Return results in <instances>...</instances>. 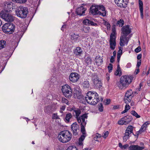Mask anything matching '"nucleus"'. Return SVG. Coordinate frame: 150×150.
Returning a JSON list of instances; mask_svg holds the SVG:
<instances>
[{"mask_svg":"<svg viewBox=\"0 0 150 150\" xmlns=\"http://www.w3.org/2000/svg\"><path fill=\"white\" fill-rule=\"evenodd\" d=\"M98 108L100 112H102L103 110V107L102 103H100L98 104Z\"/></svg>","mask_w":150,"mask_h":150,"instance_id":"46","label":"nucleus"},{"mask_svg":"<svg viewBox=\"0 0 150 150\" xmlns=\"http://www.w3.org/2000/svg\"><path fill=\"white\" fill-rule=\"evenodd\" d=\"M72 117V115L69 112H68L66 114L65 118L64 119L65 121L66 122H69L70 121V120Z\"/></svg>","mask_w":150,"mask_h":150,"instance_id":"27","label":"nucleus"},{"mask_svg":"<svg viewBox=\"0 0 150 150\" xmlns=\"http://www.w3.org/2000/svg\"><path fill=\"white\" fill-rule=\"evenodd\" d=\"M121 48L120 47H119V52H120V53H119V52H117V61L118 62H119L120 59L121 57V56L122 54V50H121L120 49Z\"/></svg>","mask_w":150,"mask_h":150,"instance_id":"34","label":"nucleus"},{"mask_svg":"<svg viewBox=\"0 0 150 150\" xmlns=\"http://www.w3.org/2000/svg\"><path fill=\"white\" fill-rule=\"evenodd\" d=\"M133 127L132 125L129 126L127 128L125 133L123 137V142H125L129 138L130 135L132 133Z\"/></svg>","mask_w":150,"mask_h":150,"instance_id":"9","label":"nucleus"},{"mask_svg":"<svg viewBox=\"0 0 150 150\" xmlns=\"http://www.w3.org/2000/svg\"><path fill=\"white\" fill-rule=\"evenodd\" d=\"M13 3L11 2L10 3L6 2L5 4L4 8L6 11L9 12L10 11H11L13 9L12 5Z\"/></svg>","mask_w":150,"mask_h":150,"instance_id":"18","label":"nucleus"},{"mask_svg":"<svg viewBox=\"0 0 150 150\" xmlns=\"http://www.w3.org/2000/svg\"><path fill=\"white\" fill-rule=\"evenodd\" d=\"M134 77L133 76L125 75L122 76L120 79V82L117 83V85L122 89L124 87H127L132 82Z\"/></svg>","mask_w":150,"mask_h":150,"instance_id":"2","label":"nucleus"},{"mask_svg":"<svg viewBox=\"0 0 150 150\" xmlns=\"http://www.w3.org/2000/svg\"><path fill=\"white\" fill-rule=\"evenodd\" d=\"M86 8H84L82 6L78 8L76 10V13L79 15L80 16L85 15V11L86 10Z\"/></svg>","mask_w":150,"mask_h":150,"instance_id":"17","label":"nucleus"},{"mask_svg":"<svg viewBox=\"0 0 150 150\" xmlns=\"http://www.w3.org/2000/svg\"><path fill=\"white\" fill-rule=\"evenodd\" d=\"M132 94V92L131 90L129 91H128L126 92L125 97H127V98H128V97L132 98L131 96Z\"/></svg>","mask_w":150,"mask_h":150,"instance_id":"38","label":"nucleus"},{"mask_svg":"<svg viewBox=\"0 0 150 150\" xmlns=\"http://www.w3.org/2000/svg\"><path fill=\"white\" fill-rule=\"evenodd\" d=\"M71 128L73 135L76 136L78 134L79 131V127L76 122L74 123L71 125Z\"/></svg>","mask_w":150,"mask_h":150,"instance_id":"14","label":"nucleus"},{"mask_svg":"<svg viewBox=\"0 0 150 150\" xmlns=\"http://www.w3.org/2000/svg\"><path fill=\"white\" fill-rule=\"evenodd\" d=\"M79 37L78 35H75V34L72 35L71 38V40L74 42H76Z\"/></svg>","mask_w":150,"mask_h":150,"instance_id":"36","label":"nucleus"},{"mask_svg":"<svg viewBox=\"0 0 150 150\" xmlns=\"http://www.w3.org/2000/svg\"><path fill=\"white\" fill-rule=\"evenodd\" d=\"M127 0H115V3L119 7L124 8L128 4Z\"/></svg>","mask_w":150,"mask_h":150,"instance_id":"16","label":"nucleus"},{"mask_svg":"<svg viewBox=\"0 0 150 150\" xmlns=\"http://www.w3.org/2000/svg\"><path fill=\"white\" fill-rule=\"evenodd\" d=\"M67 150H78V149L75 146H70L67 148Z\"/></svg>","mask_w":150,"mask_h":150,"instance_id":"43","label":"nucleus"},{"mask_svg":"<svg viewBox=\"0 0 150 150\" xmlns=\"http://www.w3.org/2000/svg\"><path fill=\"white\" fill-rule=\"evenodd\" d=\"M108 134H109L108 132L107 131H106L104 133L103 137L106 138L108 136Z\"/></svg>","mask_w":150,"mask_h":150,"instance_id":"56","label":"nucleus"},{"mask_svg":"<svg viewBox=\"0 0 150 150\" xmlns=\"http://www.w3.org/2000/svg\"><path fill=\"white\" fill-rule=\"evenodd\" d=\"M66 25H62V28H61V30L63 31H64V28H66Z\"/></svg>","mask_w":150,"mask_h":150,"instance_id":"64","label":"nucleus"},{"mask_svg":"<svg viewBox=\"0 0 150 150\" xmlns=\"http://www.w3.org/2000/svg\"><path fill=\"white\" fill-rule=\"evenodd\" d=\"M83 86L84 88H88L90 86V84L88 81H84L83 83Z\"/></svg>","mask_w":150,"mask_h":150,"instance_id":"41","label":"nucleus"},{"mask_svg":"<svg viewBox=\"0 0 150 150\" xmlns=\"http://www.w3.org/2000/svg\"><path fill=\"white\" fill-rule=\"evenodd\" d=\"M87 114L85 113L79 117L77 119L78 122L79 124H80L81 126V131L82 134H85L86 130L85 129V127L86 124L87 120H85V119H87L88 116L87 115Z\"/></svg>","mask_w":150,"mask_h":150,"instance_id":"5","label":"nucleus"},{"mask_svg":"<svg viewBox=\"0 0 150 150\" xmlns=\"http://www.w3.org/2000/svg\"><path fill=\"white\" fill-rule=\"evenodd\" d=\"M79 78V75L76 72L71 73L69 76L70 81L73 83L76 82Z\"/></svg>","mask_w":150,"mask_h":150,"instance_id":"15","label":"nucleus"},{"mask_svg":"<svg viewBox=\"0 0 150 150\" xmlns=\"http://www.w3.org/2000/svg\"><path fill=\"white\" fill-rule=\"evenodd\" d=\"M62 103H65L67 104H68V100L65 98H62Z\"/></svg>","mask_w":150,"mask_h":150,"instance_id":"48","label":"nucleus"},{"mask_svg":"<svg viewBox=\"0 0 150 150\" xmlns=\"http://www.w3.org/2000/svg\"><path fill=\"white\" fill-rule=\"evenodd\" d=\"M139 8L140 12L141 17L142 19H143L144 18V15L143 2L141 0H139Z\"/></svg>","mask_w":150,"mask_h":150,"instance_id":"22","label":"nucleus"},{"mask_svg":"<svg viewBox=\"0 0 150 150\" xmlns=\"http://www.w3.org/2000/svg\"><path fill=\"white\" fill-rule=\"evenodd\" d=\"M115 41V37L114 34L111 33L110 36V40L109 41Z\"/></svg>","mask_w":150,"mask_h":150,"instance_id":"44","label":"nucleus"},{"mask_svg":"<svg viewBox=\"0 0 150 150\" xmlns=\"http://www.w3.org/2000/svg\"><path fill=\"white\" fill-rule=\"evenodd\" d=\"M103 23L106 26L107 30L110 29L111 26L108 22L104 20H103Z\"/></svg>","mask_w":150,"mask_h":150,"instance_id":"37","label":"nucleus"},{"mask_svg":"<svg viewBox=\"0 0 150 150\" xmlns=\"http://www.w3.org/2000/svg\"><path fill=\"white\" fill-rule=\"evenodd\" d=\"M139 71V68H138L137 69L135 70L134 71V73L136 74H137Z\"/></svg>","mask_w":150,"mask_h":150,"instance_id":"62","label":"nucleus"},{"mask_svg":"<svg viewBox=\"0 0 150 150\" xmlns=\"http://www.w3.org/2000/svg\"><path fill=\"white\" fill-rule=\"evenodd\" d=\"M85 134H83L81 135V137L79 138V143L78 144L79 146L81 148H82L83 146V141L85 137L86 136V132H85Z\"/></svg>","mask_w":150,"mask_h":150,"instance_id":"20","label":"nucleus"},{"mask_svg":"<svg viewBox=\"0 0 150 150\" xmlns=\"http://www.w3.org/2000/svg\"><path fill=\"white\" fill-rule=\"evenodd\" d=\"M129 146V145L128 144H126L124 145H123L122 147V149H126Z\"/></svg>","mask_w":150,"mask_h":150,"instance_id":"58","label":"nucleus"},{"mask_svg":"<svg viewBox=\"0 0 150 150\" xmlns=\"http://www.w3.org/2000/svg\"><path fill=\"white\" fill-rule=\"evenodd\" d=\"M45 112L48 114L52 113L51 107L50 106L45 107L44 109Z\"/></svg>","mask_w":150,"mask_h":150,"instance_id":"30","label":"nucleus"},{"mask_svg":"<svg viewBox=\"0 0 150 150\" xmlns=\"http://www.w3.org/2000/svg\"><path fill=\"white\" fill-rule=\"evenodd\" d=\"M90 29V27L88 26L83 25L81 30L85 33H88L89 32Z\"/></svg>","mask_w":150,"mask_h":150,"instance_id":"28","label":"nucleus"},{"mask_svg":"<svg viewBox=\"0 0 150 150\" xmlns=\"http://www.w3.org/2000/svg\"><path fill=\"white\" fill-rule=\"evenodd\" d=\"M15 25L10 22L5 23L2 27L3 31L5 33L10 34L12 33L15 30Z\"/></svg>","mask_w":150,"mask_h":150,"instance_id":"6","label":"nucleus"},{"mask_svg":"<svg viewBox=\"0 0 150 150\" xmlns=\"http://www.w3.org/2000/svg\"><path fill=\"white\" fill-rule=\"evenodd\" d=\"M112 65L111 63L109 64V65L108 67V72L110 73L112 71Z\"/></svg>","mask_w":150,"mask_h":150,"instance_id":"45","label":"nucleus"},{"mask_svg":"<svg viewBox=\"0 0 150 150\" xmlns=\"http://www.w3.org/2000/svg\"><path fill=\"white\" fill-rule=\"evenodd\" d=\"M72 134L68 130L60 132L58 136V139L61 142L65 143L69 141L71 139Z\"/></svg>","mask_w":150,"mask_h":150,"instance_id":"3","label":"nucleus"},{"mask_svg":"<svg viewBox=\"0 0 150 150\" xmlns=\"http://www.w3.org/2000/svg\"><path fill=\"white\" fill-rule=\"evenodd\" d=\"M96 134V136L94 137V139L95 141H98V138H100L101 137L100 135L98 133H97Z\"/></svg>","mask_w":150,"mask_h":150,"instance_id":"50","label":"nucleus"},{"mask_svg":"<svg viewBox=\"0 0 150 150\" xmlns=\"http://www.w3.org/2000/svg\"><path fill=\"white\" fill-rule=\"evenodd\" d=\"M0 16L5 21L8 22H11L14 20L13 16L9 13V12L6 11L5 9L1 11Z\"/></svg>","mask_w":150,"mask_h":150,"instance_id":"8","label":"nucleus"},{"mask_svg":"<svg viewBox=\"0 0 150 150\" xmlns=\"http://www.w3.org/2000/svg\"><path fill=\"white\" fill-rule=\"evenodd\" d=\"M84 58L85 59V62L87 65L91 64L92 61L89 55H85Z\"/></svg>","mask_w":150,"mask_h":150,"instance_id":"26","label":"nucleus"},{"mask_svg":"<svg viewBox=\"0 0 150 150\" xmlns=\"http://www.w3.org/2000/svg\"><path fill=\"white\" fill-rule=\"evenodd\" d=\"M52 119H59L60 118L57 115V113H54L52 115Z\"/></svg>","mask_w":150,"mask_h":150,"instance_id":"47","label":"nucleus"},{"mask_svg":"<svg viewBox=\"0 0 150 150\" xmlns=\"http://www.w3.org/2000/svg\"><path fill=\"white\" fill-rule=\"evenodd\" d=\"M130 106L128 104L126 105L125 109L127 110H128L129 109H130Z\"/></svg>","mask_w":150,"mask_h":150,"instance_id":"54","label":"nucleus"},{"mask_svg":"<svg viewBox=\"0 0 150 150\" xmlns=\"http://www.w3.org/2000/svg\"><path fill=\"white\" fill-rule=\"evenodd\" d=\"M89 11L90 13H91L93 15H99L103 16H105V13L102 14L98 10V8L97 6L92 5L90 8Z\"/></svg>","mask_w":150,"mask_h":150,"instance_id":"13","label":"nucleus"},{"mask_svg":"<svg viewBox=\"0 0 150 150\" xmlns=\"http://www.w3.org/2000/svg\"><path fill=\"white\" fill-rule=\"evenodd\" d=\"M92 80L93 83L95 88L97 89H100L102 88V83L100 80L97 76L92 78Z\"/></svg>","mask_w":150,"mask_h":150,"instance_id":"11","label":"nucleus"},{"mask_svg":"<svg viewBox=\"0 0 150 150\" xmlns=\"http://www.w3.org/2000/svg\"><path fill=\"white\" fill-rule=\"evenodd\" d=\"M74 98L78 99H80L82 98L81 92L76 90H74Z\"/></svg>","mask_w":150,"mask_h":150,"instance_id":"24","label":"nucleus"},{"mask_svg":"<svg viewBox=\"0 0 150 150\" xmlns=\"http://www.w3.org/2000/svg\"><path fill=\"white\" fill-rule=\"evenodd\" d=\"M115 57L113 56H111L110 59V62L111 63H113L115 61Z\"/></svg>","mask_w":150,"mask_h":150,"instance_id":"55","label":"nucleus"},{"mask_svg":"<svg viewBox=\"0 0 150 150\" xmlns=\"http://www.w3.org/2000/svg\"><path fill=\"white\" fill-rule=\"evenodd\" d=\"M81 113V110L79 109H75L73 112V115L75 116V117L77 119L80 116L79 115Z\"/></svg>","mask_w":150,"mask_h":150,"instance_id":"25","label":"nucleus"},{"mask_svg":"<svg viewBox=\"0 0 150 150\" xmlns=\"http://www.w3.org/2000/svg\"><path fill=\"white\" fill-rule=\"evenodd\" d=\"M110 99H107L105 100V104L106 105H108L109 104L110 102Z\"/></svg>","mask_w":150,"mask_h":150,"instance_id":"60","label":"nucleus"},{"mask_svg":"<svg viewBox=\"0 0 150 150\" xmlns=\"http://www.w3.org/2000/svg\"><path fill=\"white\" fill-rule=\"evenodd\" d=\"M6 44V42L4 40H0V50L4 47Z\"/></svg>","mask_w":150,"mask_h":150,"instance_id":"35","label":"nucleus"},{"mask_svg":"<svg viewBox=\"0 0 150 150\" xmlns=\"http://www.w3.org/2000/svg\"><path fill=\"white\" fill-rule=\"evenodd\" d=\"M124 24V22L123 19H121L118 20L116 23L117 26L119 27H122L123 26Z\"/></svg>","mask_w":150,"mask_h":150,"instance_id":"33","label":"nucleus"},{"mask_svg":"<svg viewBox=\"0 0 150 150\" xmlns=\"http://www.w3.org/2000/svg\"><path fill=\"white\" fill-rule=\"evenodd\" d=\"M96 57L97 58V60L98 61H99V60H100L101 59H102V57H101L100 56H98Z\"/></svg>","mask_w":150,"mask_h":150,"instance_id":"63","label":"nucleus"},{"mask_svg":"<svg viewBox=\"0 0 150 150\" xmlns=\"http://www.w3.org/2000/svg\"><path fill=\"white\" fill-rule=\"evenodd\" d=\"M123 36H125V39H127V36L131 32V28H129V25L123 26L121 29Z\"/></svg>","mask_w":150,"mask_h":150,"instance_id":"12","label":"nucleus"},{"mask_svg":"<svg viewBox=\"0 0 150 150\" xmlns=\"http://www.w3.org/2000/svg\"><path fill=\"white\" fill-rule=\"evenodd\" d=\"M83 23L84 24L86 25H89L95 26H96L97 25V23H94L92 21L88 19H86L84 20L83 21Z\"/></svg>","mask_w":150,"mask_h":150,"instance_id":"21","label":"nucleus"},{"mask_svg":"<svg viewBox=\"0 0 150 150\" xmlns=\"http://www.w3.org/2000/svg\"><path fill=\"white\" fill-rule=\"evenodd\" d=\"M76 54L77 55H81L82 54V51L81 50V48L80 47H77L76 49Z\"/></svg>","mask_w":150,"mask_h":150,"instance_id":"39","label":"nucleus"},{"mask_svg":"<svg viewBox=\"0 0 150 150\" xmlns=\"http://www.w3.org/2000/svg\"><path fill=\"white\" fill-rule=\"evenodd\" d=\"M141 60L137 61V67L139 68V66H140V65H141Z\"/></svg>","mask_w":150,"mask_h":150,"instance_id":"53","label":"nucleus"},{"mask_svg":"<svg viewBox=\"0 0 150 150\" xmlns=\"http://www.w3.org/2000/svg\"><path fill=\"white\" fill-rule=\"evenodd\" d=\"M120 105H115L114 106L113 109L114 110L117 109H119Z\"/></svg>","mask_w":150,"mask_h":150,"instance_id":"57","label":"nucleus"},{"mask_svg":"<svg viewBox=\"0 0 150 150\" xmlns=\"http://www.w3.org/2000/svg\"><path fill=\"white\" fill-rule=\"evenodd\" d=\"M132 120V117L127 115L120 119L118 121V123L120 125H126L131 122Z\"/></svg>","mask_w":150,"mask_h":150,"instance_id":"10","label":"nucleus"},{"mask_svg":"<svg viewBox=\"0 0 150 150\" xmlns=\"http://www.w3.org/2000/svg\"><path fill=\"white\" fill-rule=\"evenodd\" d=\"M98 10L102 14H104L105 13V16H106V12L105 10V8L103 5H97Z\"/></svg>","mask_w":150,"mask_h":150,"instance_id":"23","label":"nucleus"},{"mask_svg":"<svg viewBox=\"0 0 150 150\" xmlns=\"http://www.w3.org/2000/svg\"><path fill=\"white\" fill-rule=\"evenodd\" d=\"M110 44V47L112 50H114L115 47L116 42V41H109Z\"/></svg>","mask_w":150,"mask_h":150,"instance_id":"32","label":"nucleus"},{"mask_svg":"<svg viewBox=\"0 0 150 150\" xmlns=\"http://www.w3.org/2000/svg\"><path fill=\"white\" fill-rule=\"evenodd\" d=\"M115 74L116 76H121L122 74V72L121 70V68L120 67L119 64L117 66V69L116 71L115 72Z\"/></svg>","mask_w":150,"mask_h":150,"instance_id":"29","label":"nucleus"},{"mask_svg":"<svg viewBox=\"0 0 150 150\" xmlns=\"http://www.w3.org/2000/svg\"><path fill=\"white\" fill-rule=\"evenodd\" d=\"M116 30V25H114L112 26V33H113V34H115Z\"/></svg>","mask_w":150,"mask_h":150,"instance_id":"49","label":"nucleus"},{"mask_svg":"<svg viewBox=\"0 0 150 150\" xmlns=\"http://www.w3.org/2000/svg\"><path fill=\"white\" fill-rule=\"evenodd\" d=\"M15 13L18 17L21 18H25L28 13V8L26 7L20 6L16 9Z\"/></svg>","mask_w":150,"mask_h":150,"instance_id":"4","label":"nucleus"},{"mask_svg":"<svg viewBox=\"0 0 150 150\" xmlns=\"http://www.w3.org/2000/svg\"><path fill=\"white\" fill-rule=\"evenodd\" d=\"M144 148L143 146H140L137 145H131L128 147V150H142Z\"/></svg>","mask_w":150,"mask_h":150,"instance_id":"19","label":"nucleus"},{"mask_svg":"<svg viewBox=\"0 0 150 150\" xmlns=\"http://www.w3.org/2000/svg\"><path fill=\"white\" fill-rule=\"evenodd\" d=\"M146 128V127L144 126V125H142L140 129H141V130H142V131L144 132V130H145Z\"/></svg>","mask_w":150,"mask_h":150,"instance_id":"59","label":"nucleus"},{"mask_svg":"<svg viewBox=\"0 0 150 150\" xmlns=\"http://www.w3.org/2000/svg\"><path fill=\"white\" fill-rule=\"evenodd\" d=\"M132 98L128 97L127 98V97H124V101L125 103L127 104L131 101Z\"/></svg>","mask_w":150,"mask_h":150,"instance_id":"42","label":"nucleus"},{"mask_svg":"<svg viewBox=\"0 0 150 150\" xmlns=\"http://www.w3.org/2000/svg\"><path fill=\"white\" fill-rule=\"evenodd\" d=\"M18 3H25L27 1V0H18Z\"/></svg>","mask_w":150,"mask_h":150,"instance_id":"52","label":"nucleus"},{"mask_svg":"<svg viewBox=\"0 0 150 150\" xmlns=\"http://www.w3.org/2000/svg\"><path fill=\"white\" fill-rule=\"evenodd\" d=\"M86 100L89 104L95 105L100 100L102 101L103 98L100 100L98 94L95 91H89L86 94L85 97Z\"/></svg>","mask_w":150,"mask_h":150,"instance_id":"1","label":"nucleus"},{"mask_svg":"<svg viewBox=\"0 0 150 150\" xmlns=\"http://www.w3.org/2000/svg\"><path fill=\"white\" fill-rule=\"evenodd\" d=\"M141 50V48L140 46H138L135 50V52L136 53H138Z\"/></svg>","mask_w":150,"mask_h":150,"instance_id":"51","label":"nucleus"},{"mask_svg":"<svg viewBox=\"0 0 150 150\" xmlns=\"http://www.w3.org/2000/svg\"><path fill=\"white\" fill-rule=\"evenodd\" d=\"M131 113L137 118H139L140 117V116L134 110H132L131 112Z\"/></svg>","mask_w":150,"mask_h":150,"instance_id":"40","label":"nucleus"},{"mask_svg":"<svg viewBox=\"0 0 150 150\" xmlns=\"http://www.w3.org/2000/svg\"><path fill=\"white\" fill-rule=\"evenodd\" d=\"M62 91L64 95L67 98H70L72 95V90L70 86L68 84H65L62 86Z\"/></svg>","mask_w":150,"mask_h":150,"instance_id":"7","label":"nucleus"},{"mask_svg":"<svg viewBox=\"0 0 150 150\" xmlns=\"http://www.w3.org/2000/svg\"><path fill=\"white\" fill-rule=\"evenodd\" d=\"M125 40H127V39H125V36H122L120 37V45L121 46L123 47L125 45Z\"/></svg>","mask_w":150,"mask_h":150,"instance_id":"31","label":"nucleus"},{"mask_svg":"<svg viewBox=\"0 0 150 150\" xmlns=\"http://www.w3.org/2000/svg\"><path fill=\"white\" fill-rule=\"evenodd\" d=\"M142 57V54H139L137 56V59L138 60H139Z\"/></svg>","mask_w":150,"mask_h":150,"instance_id":"61","label":"nucleus"}]
</instances>
